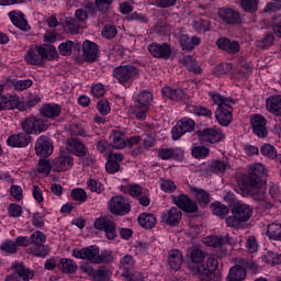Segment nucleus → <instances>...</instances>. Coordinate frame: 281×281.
<instances>
[{
    "label": "nucleus",
    "instance_id": "nucleus-27",
    "mask_svg": "<svg viewBox=\"0 0 281 281\" xmlns=\"http://www.w3.org/2000/svg\"><path fill=\"white\" fill-rule=\"evenodd\" d=\"M13 271H15V276L16 278H21L24 281H30L32 280V278H34V271L27 267H25V265H23V262L21 263H13L12 266Z\"/></svg>",
    "mask_w": 281,
    "mask_h": 281
},
{
    "label": "nucleus",
    "instance_id": "nucleus-42",
    "mask_svg": "<svg viewBox=\"0 0 281 281\" xmlns=\"http://www.w3.org/2000/svg\"><path fill=\"white\" fill-rule=\"evenodd\" d=\"M267 236L272 240L281 241V224L272 223L267 227Z\"/></svg>",
    "mask_w": 281,
    "mask_h": 281
},
{
    "label": "nucleus",
    "instance_id": "nucleus-30",
    "mask_svg": "<svg viewBox=\"0 0 281 281\" xmlns=\"http://www.w3.org/2000/svg\"><path fill=\"white\" fill-rule=\"evenodd\" d=\"M25 60L29 65H41L43 63L41 46L31 47L25 55Z\"/></svg>",
    "mask_w": 281,
    "mask_h": 281
},
{
    "label": "nucleus",
    "instance_id": "nucleus-35",
    "mask_svg": "<svg viewBox=\"0 0 281 281\" xmlns=\"http://www.w3.org/2000/svg\"><path fill=\"white\" fill-rule=\"evenodd\" d=\"M281 95H271L266 100V109L269 113L278 115L280 111Z\"/></svg>",
    "mask_w": 281,
    "mask_h": 281
},
{
    "label": "nucleus",
    "instance_id": "nucleus-39",
    "mask_svg": "<svg viewBox=\"0 0 281 281\" xmlns=\"http://www.w3.org/2000/svg\"><path fill=\"white\" fill-rule=\"evenodd\" d=\"M112 146L117 150H122V148H126V140H124V133L121 131H116L112 134Z\"/></svg>",
    "mask_w": 281,
    "mask_h": 281
},
{
    "label": "nucleus",
    "instance_id": "nucleus-32",
    "mask_svg": "<svg viewBox=\"0 0 281 281\" xmlns=\"http://www.w3.org/2000/svg\"><path fill=\"white\" fill-rule=\"evenodd\" d=\"M138 224L145 229H153L157 225V217L153 213H142L137 218Z\"/></svg>",
    "mask_w": 281,
    "mask_h": 281
},
{
    "label": "nucleus",
    "instance_id": "nucleus-4",
    "mask_svg": "<svg viewBox=\"0 0 281 281\" xmlns=\"http://www.w3.org/2000/svg\"><path fill=\"white\" fill-rule=\"evenodd\" d=\"M265 183H267V180L261 177H241L237 179L239 190L243 194H250V196L260 194L262 188H265Z\"/></svg>",
    "mask_w": 281,
    "mask_h": 281
},
{
    "label": "nucleus",
    "instance_id": "nucleus-63",
    "mask_svg": "<svg viewBox=\"0 0 281 281\" xmlns=\"http://www.w3.org/2000/svg\"><path fill=\"white\" fill-rule=\"evenodd\" d=\"M10 194L15 199V201H22L23 199V189L20 186L13 184L10 188Z\"/></svg>",
    "mask_w": 281,
    "mask_h": 281
},
{
    "label": "nucleus",
    "instance_id": "nucleus-38",
    "mask_svg": "<svg viewBox=\"0 0 281 281\" xmlns=\"http://www.w3.org/2000/svg\"><path fill=\"white\" fill-rule=\"evenodd\" d=\"M212 213L220 218H225L229 214V207L221 202H215L211 204Z\"/></svg>",
    "mask_w": 281,
    "mask_h": 281
},
{
    "label": "nucleus",
    "instance_id": "nucleus-15",
    "mask_svg": "<svg viewBox=\"0 0 281 281\" xmlns=\"http://www.w3.org/2000/svg\"><path fill=\"white\" fill-rule=\"evenodd\" d=\"M200 140L204 144H217V142H223V132L218 128H206L199 132Z\"/></svg>",
    "mask_w": 281,
    "mask_h": 281
},
{
    "label": "nucleus",
    "instance_id": "nucleus-1",
    "mask_svg": "<svg viewBox=\"0 0 281 281\" xmlns=\"http://www.w3.org/2000/svg\"><path fill=\"white\" fill-rule=\"evenodd\" d=\"M190 260L188 269L200 281H221L223 278L221 271H216L218 269V259L209 257L203 263L205 254L201 249H193L190 252Z\"/></svg>",
    "mask_w": 281,
    "mask_h": 281
},
{
    "label": "nucleus",
    "instance_id": "nucleus-62",
    "mask_svg": "<svg viewBox=\"0 0 281 281\" xmlns=\"http://www.w3.org/2000/svg\"><path fill=\"white\" fill-rule=\"evenodd\" d=\"M88 188L91 190V192H97L98 194L104 191V186L93 179L88 181Z\"/></svg>",
    "mask_w": 281,
    "mask_h": 281
},
{
    "label": "nucleus",
    "instance_id": "nucleus-53",
    "mask_svg": "<svg viewBox=\"0 0 281 281\" xmlns=\"http://www.w3.org/2000/svg\"><path fill=\"white\" fill-rule=\"evenodd\" d=\"M227 168H229V166L221 160H214L211 162L210 165V170H212V172H225V170H227Z\"/></svg>",
    "mask_w": 281,
    "mask_h": 281
},
{
    "label": "nucleus",
    "instance_id": "nucleus-3",
    "mask_svg": "<svg viewBox=\"0 0 281 281\" xmlns=\"http://www.w3.org/2000/svg\"><path fill=\"white\" fill-rule=\"evenodd\" d=\"M135 100V109L127 108V113L135 115L136 120H146V113H148V109L153 104V93L143 91L136 95Z\"/></svg>",
    "mask_w": 281,
    "mask_h": 281
},
{
    "label": "nucleus",
    "instance_id": "nucleus-52",
    "mask_svg": "<svg viewBox=\"0 0 281 281\" xmlns=\"http://www.w3.org/2000/svg\"><path fill=\"white\" fill-rule=\"evenodd\" d=\"M225 223L227 227H232L233 229H240V227L243 226V221L235 214L226 217Z\"/></svg>",
    "mask_w": 281,
    "mask_h": 281
},
{
    "label": "nucleus",
    "instance_id": "nucleus-14",
    "mask_svg": "<svg viewBox=\"0 0 281 281\" xmlns=\"http://www.w3.org/2000/svg\"><path fill=\"white\" fill-rule=\"evenodd\" d=\"M232 214L238 216L241 223H247L251 216H254V209L246 203H234L231 209Z\"/></svg>",
    "mask_w": 281,
    "mask_h": 281
},
{
    "label": "nucleus",
    "instance_id": "nucleus-26",
    "mask_svg": "<svg viewBox=\"0 0 281 281\" xmlns=\"http://www.w3.org/2000/svg\"><path fill=\"white\" fill-rule=\"evenodd\" d=\"M66 148L67 150H69V153H72V155H76V157H86L88 153L85 144L76 139L68 140L66 144Z\"/></svg>",
    "mask_w": 281,
    "mask_h": 281
},
{
    "label": "nucleus",
    "instance_id": "nucleus-40",
    "mask_svg": "<svg viewBox=\"0 0 281 281\" xmlns=\"http://www.w3.org/2000/svg\"><path fill=\"white\" fill-rule=\"evenodd\" d=\"M248 175L250 177H265L267 175V168L260 162H255L248 167Z\"/></svg>",
    "mask_w": 281,
    "mask_h": 281
},
{
    "label": "nucleus",
    "instance_id": "nucleus-36",
    "mask_svg": "<svg viewBox=\"0 0 281 281\" xmlns=\"http://www.w3.org/2000/svg\"><path fill=\"white\" fill-rule=\"evenodd\" d=\"M179 43L182 49H194L198 45H200L201 40L199 37H189L188 35H180Z\"/></svg>",
    "mask_w": 281,
    "mask_h": 281
},
{
    "label": "nucleus",
    "instance_id": "nucleus-7",
    "mask_svg": "<svg viewBox=\"0 0 281 281\" xmlns=\"http://www.w3.org/2000/svg\"><path fill=\"white\" fill-rule=\"evenodd\" d=\"M113 76L121 85H126L133 82L139 76V71L132 65L120 66L114 69Z\"/></svg>",
    "mask_w": 281,
    "mask_h": 281
},
{
    "label": "nucleus",
    "instance_id": "nucleus-54",
    "mask_svg": "<svg viewBox=\"0 0 281 281\" xmlns=\"http://www.w3.org/2000/svg\"><path fill=\"white\" fill-rule=\"evenodd\" d=\"M8 212H9V216H12V218H19V216L23 214V209L21 207V205L16 203H11L8 206Z\"/></svg>",
    "mask_w": 281,
    "mask_h": 281
},
{
    "label": "nucleus",
    "instance_id": "nucleus-33",
    "mask_svg": "<svg viewBox=\"0 0 281 281\" xmlns=\"http://www.w3.org/2000/svg\"><path fill=\"white\" fill-rule=\"evenodd\" d=\"M58 268L63 273H76V271H78V263H76L74 259L61 258L58 263Z\"/></svg>",
    "mask_w": 281,
    "mask_h": 281
},
{
    "label": "nucleus",
    "instance_id": "nucleus-22",
    "mask_svg": "<svg viewBox=\"0 0 281 281\" xmlns=\"http://www.w3.org/2000/svg\"><path fill=\"white\" fill-rule=\"evenodd\" d=\"M40 112L44 117L54 120L55 117L60 116V113H63V108L56 103H46L41 106Z\"/></svg>",
    "mask_w": 281,
    "mask_h": 281
},
{
    "label": "nucleus",
    "instance_id": "nucleus-43",
    "mask_svg": "<svg viewBox=\"0 0 281 281\" xmlns=\"http://www.w3.org/2000/svg\"><path fill=\"white\" fill-rule=\"evenodd\" d=\"M162 95L169 100H181L183 98L184 92L183 90H173L170 87L162 88Z\"/></svg>",
    "mask_w": 281,
    "mask_h": 281
},
{
    "label": "nucleus",
    "instance_id": "nucleus-49",
    "mask_svg": "<svg viewBox=\"0 0 281 281\" xmlns=\"http://www.w3.org/2000/svg\"><path fill=\"white\" fill-rule=\"evenodd\" d=\"M31 254H33V256H36L37 258H45V256L49 254V247L45 244H38L36 246H33V248L31 249Z\"/></svg>",
    "mask_w": 281,
    "mask_h": 281
},
{
    "label": "nucleus",
    "instance_id": "nucleus-11",
    "mask_svg": "<svg viewBox=\"0 0 281 281\" xmlns=\"http://www.w3.org/2000/svg\"><path fill=\"white\" fill-rule=\"evenodd\" d=\"M72 256L80 260H89V262L95 265V260L100 256V248L98 246H89L81 249L76 248L72 250Z\"/></svg>",
    "mask_w": 281,
    "mask_h": 281
},
{
    "label": "nucleus",
    "instance_id": "nucleus-13",
    "mask_svg": "<svg viewBox=\"0 0 281 281\" xmlns=\"http://www.w3.org/2000/svg\"><path fill=\"white\" fill-rule=\"evenodd\" d=\"M76 20L69 18L64 27H66L71 34H78L80 32V23H85L87 19H89V14L87 11L79 9L75 12Z\"/></svg>",
    "mask_w": 281,
    "mask_h": 281
},
{
    "label": "nucleus",
    "instance_id": "nucleus-46",
    "mask_svg": "<svg viewBox=\"0 0 281 281\" xmlns=\"http://www.w3.org/2000/svg\"><path fill=\"white\" fill-rule=\"evenodd\" d=\"M0 251H3V254H16L19 251V248L16 247V244L12 239H7L0 245Z\"/></svg>",
    "mask_w": 281,
    "mask_h": 281
},
{
    "label": "nucleus",
    "instance_id": "nucleus-56",
    "mask_svg": "<svg viewBox=\"0 0 281 281\" xmlns=\"http://www.w3.org/2000/svg\"><path fill=\"white\" fill-rule=\"evenodd\" d=\"M191 25L198 31V32H205L210 30V22L203 21L202 19H198L193 22H191Z\"/></svg>",
    "mask_w": 281,
    "mask_h": 281
},
{
    "label": "nucleus",
    "instance_id": "nucleus-41",
    "mask_svg": "<svg viewBox=\"0 0 281 281\" xmlns=\"http://www.w3.org/2000/svg\"><path fill=\"white\" fill-rule=\"evenodd\" d=\"M115 258L113 257V252L111 250H103L100 255H97V259L94 265H111Z\"/></svg>",
    "mask_w": 281,
    "mask_h": 281
},
{
    "label": "nucleus",
    "instance_id": "nucleus-19",
    "mask_svg": "<svg viewBox=\"0 0 281 281\" xmlns=\"http://www.w3.org/2000/svg\"><path fill=\"white\" fill-rule=\"evenodd\" d=\"M148 52L154 58H169L172 54V49L168 44H150L148 45Z\"/></svg>",
    "mask_w": 281,
    "mask_h": 281
},
{
    "label": "nucleus",
    "instance_id": "nucleus-9",
    "mask_svg": "<svg viewBox=\"0 0 281 281\" xmlns=\"http://www.w3.org/2000/svg\"><path fill=\"white\" fill-rule=\"evenodd\" d=\"M173 203L177 205L178 210H182V212H187V214L199 212V204H196V201L190 199V196L186 194L173 196Z\"/></svg>",
    "mask_w": 281,
    "mask_h": 281
},
{
    "label": "nucleus",
    "instance_id": "nucleus-60",
    "mask_svg": "<svg viewBox=\"0 0 281 281\" xmlns=\"http://www.w3.org/2000/svg\"><path fill=\"white\" fill-rule=\"evenodd\" d=\"M33 82L31 79H25V80H18L14 83V90L15 91H25V89H30L32 87Z\"/></svg>",
    "mask_w": 281,
    "mask_h": 281
},
{
    "label": "nucleus",
    "instance_id": "nucleus-29",
    "mask_svg": "<svg viewBox=\"0 0 281 281\" xmlns=\"http://www.w3.org/2000/svg\"><path fill=\"white\" fill-rule=\"evenodd\" d=\"M247 278V270L241 265H236L229 269L227 281H243Z\"/></svg>",
    "mask_w": 281,
    "mask_h": 281
},
{
    "label": "nucleus",
    "instance_id": "nucleus-10",
    "mask_svg": "<svg viewBox=\"0 0 281 281\" xmlns=\"http://www.w3.org/2000/svg\"><path fill=\"white\" fill-rule=\"evenodd\" d=\"M74 166V158L66 151H60L59 156L52 164L53 172H66Z\"/></svg>",
    "mask_w": 281,
    "mask_h": 281
},
{
    "label": "nucleus",
    "instance_id": "nucleus-51",
    "mask_svg": "<svg viewBox=\"0 0 281 281\" xmlns=\"http://www.w3.org/2000/svg\"><path fill=\"white\" fill-rule=\"evenodd\" d=\"M178 126H180L182 128V132L186 133H192V131H194V121H192L191 119H188V117H184V119H181L179 122H178Z\"/></svg>",
    "mask_w": 281,
    "mask_h": 281
},
{
    "label": "nucleus",
    "instance_id": "nucleus-48",
    "mask_svg": "<svg viewBox=\"0 0 281 281\" xmlns=\"http://www.w3.org/2000/svg\"><path fill=\"white\" fill-rule=\"evenodd\" d=\"M261 155L268 159H276L278 157V150L271 144H263L260 148Z\"/></svg>",
    "mask_w": 281,
    "mask_h": 281
},
{
    "label": "nucleus",
    "instance_id": "nucleus-59",
    "mask_svg": "<svg viewBox=\"0 0 281 281\" xmlns=\"http://www.w3.org/2000/svg\"><path fill=\"white\" fill-rule=\"evenodd\" d=\"M229 71H232V64H220L214 69L216 76H225V74H229Z\"/></svg>",
    "mask_w": 281,
    "mask_h": 281
},
{
    "label": "nucleus",
    "instance_id": "nucleus-2",
    "mask_svg": "<svg viewBox=\"0 0 281 281\" xmlns=\"http://www.w3.org/2000/svg\"><path fill=\"white\" fill-rule=\"evenodd\" d=\"M209 95L214 104H217L215 117L218 124H221V126H229L233 120L232 105L234 104V100L223 98V95L216 92H210Z\"/></svg>",
    "mask_w": 281,
    "mask_h": 281
},
{
    "label": "nucleus",
    "instance_id": "nucleus-55",
    "mask_svg": "<svg viewBox=\"0 0 281 281\" xmlns=\"http://www.w3.org/2000/svg\"><path fill=\"white\" fill-rule=\"evenodd\" d=\"M61 56H71V49H74V42L67 41L58 46Z\"/></svg>",
    "mask_w": 281,
    "mask_h": 281
},
{
    "label": "nucleus",
    "instance_id": "nucleus-58",
    "mask_svg": "<svg viewBox=\"0 0 281 281\" xmlns=\"http://www.w3.org/2000/svg\"><path fill=\"white\" fill-rule=\"evenodd\" d=\"M94 278L97 281L110 280L111 278L109 277V269H106V267H104V266L99 267Z\"/></svg>",
    "mask_w": 281,
    "mask_h": 281
},
{
    "label": "nucleus",
    "instance_id": "nucleus-23",
    "mask_svg": "<svg viewBox=\"0 0 281 281\" xmlns=\"http://www.w3.org/2000/svg\"><path fill=\"white\" fill-rule=\"evenodd\" d=\"M168 265L173 271H179L183 265V252L179 249H171L168 252Z\"/></svg>",
    "mask_w": 281,
    "mask_h": 281
},
{
    "label": "nucleus",
    "instance_id": "nucleus-61",
    "mask_svg": "<svg viewBox=\"0 0 281 281\" xmlns=\"http://www.w3.org/2000/svg\"><path fill=\"white\" fill-rule=\"evenodd\" d=\"M91 93L94 98H102L106 93V89L102 83H95L91 87Z\"/></svg>",
    "mask_w": 281,
    "mask_h": 281
},
{
    "label": "nucleus",
    "instance_id": "nucleus-47",
    "mask_svg": "<svg viewBox=\"0 0 281 281\" xmlns=\"http://www.w3.org/2000/svg\"><path fill=\"white\" fill-rule=\"evenodd\" d=\"M262 260L267 262V265H281V255H278L271 250H268L266 255L262 256Z\"/></svg>",
    "mask_w": 281,
    "mask_h": 281
},
{
    "label": "nucleus",
    "instance_id": "nucleus-6",
    "mask_svg": "<svg viewBox=\"0 0 281 281\" xmlns=\"http://www.w3.org/2000/svg\"><path fill=\"white\" fill-rule=\"evenodd\" d=\"M93 225L95 229L104 232L108 240H115L117 238L115 222L111 221V218L106 216L98 217Z\"/></svg>",
    "mask_w": 281,
    "mask_h": 281
},
{
    "label": "nucleus",
    "instance_id": "nucleus-24",
    "mask_svg": "<svg viewBox=\"0 0 281 281\" xmlns=\"http://www.w3.org/2000/svg\"><path fill=\"white\" fill-rule=\"evenodd\" d=\"M124 159L122 154H110L105 164V170L108 175H115L120 170V161Z\"/></svg>",
    "mask_w": 281,
    "mask_h": 281
},
{
    "label": "nucleus",
    "instance_id": "nucleus-57",
    "mask_svg": "<svg viewBox=\"0 0 281 281\" xmlns=\"http://www.w3.org/2000/svg\"><path fill=\"white\" fill-rule=\"evenodd\" d=\"M241 8L246 12H256L258 10V0H241Z\"/></svg>",
    "mask_w": 281,
    "mask_h": 281
},
{
    "label": "nucleus",
    "instance_id": "nucleus-28",
    "mask_svg": "<svg viewBox=\"0 0 281 281\" xmlns=\"http://www.w3.org/2000/svg\"><path fill=\"white\" fill-rule=\"evenodd\" d=\"M83 58L88 63H93L98 58V45L93 42L86 41L82 45Z\"/></svg>",
    "mask_w": 281,
    "mask_h": 281
},
{
    "label": "nucleus",
    "instance_id": "nucleus-12",
    "mask_svg": "<svg viewBox=\"0 0 281 281\" xmlns=\"http://www.w3.org/2000/svg\"><path fill=\"white\" fill-rule=\"evenodd\" d=\"M22 128L27 135H38L46 130V126L42 119L32 116L22 123Z\"/></svg>",
    "mask_w": 281,
    "mask_h": 281
},
{
    "label": "nucleus",
    "instance_id": "nucleus-17",
    "mask_svg": "<svg viewBox=\"0 0 281 281\" xmlns=\"http://www.w3.org/2000/svg\"><path fill=\"white\" fill-rule=\"evenodd\" d=\"M35 153L37 157H49L54 153L52 140L45 136H41L35 143Z\"/></svg>",
    "mask_w": 281,
    "mask_h": 281
},
{
    "label": "nucleus",
    "instance_id": "nucleus-20",
    "mask_svg": "<svg viewBox=\"0 0 281 281\" xmlns=\"http://www.w3.org/2000/svg\"><path fill=\"white\" fill-rule=\"evenodd\" d=\"M9 19L15 27H19V30H22L23 32L30 31V24H27V20H25L23 12L18 10L11 11L9 12Z\"/></svg>",
    "mask_w": 281,
    "mask_h": 281
},
{
    "label": "nucleus",
    "instance_id": "nucleus-64",
    "mask_svg": "<svg viewBox=\"0 0 281 281\" xmlns=\"http://www.w3.org/2000/svg\"><path fill=\"white\" fill-rule=\"evenodd\" d=\"M158 156L160 157V159H172V157H175V159H180L179 157H177V153L175 151V149H160Z\"/></svg>",
    "mask_w": 281,
    "mask_h": 281
},
{
    "label": "nucleus",
    "instance_id": "nucleus-31",
    "mask_svg": "<svg viewBox=\"0 0 281 281\" xmlns=\"http://www.w3.org/2000/svg\"><path fill=\"white\" fill-rule=\"evenodd\" d=\"M20 100H19V97L16 95H3V97H0V111H3V110H10V109H16V106H19L20 104Z\"/></svg>",
    "mask_w": 281,
    "mask_h": 281
},
{
    "label": "nucleus",
    "instance_id": "nucleus-44",
    "mask_svg": "<svg viewBox=\"0 0 281 281\" xmlns=\"http://www.w3.org/2000/svg\"><path fill=\"white\" fill-rule=\"evenodd\" d=\"M30 243L35 247L36 245H45L47 243V236L41 231L34 232L30 237Z\"/></svg>",
    "mask_w": 281,
    "mask_h": 281
},
{
    "label": "nucleus",
    "instance_id": "nucleus-50",
    "mask_svg": "<svg viewBox=\"0 0 281 281\" xmlns=\"http://www.w3.org/2000/svg\"><path fill=\"white\" fill-rule=\"evenodd\" d=\"M210 155V148L205 146H195L192 148V156L195 159H205Z\"/></svg>",
    "mask_w": 281,
    "mask_h": 281
},
{
    "label": "nucleus",
    "instance_id": "nucleus-37",
    "mask_svg": "<svg viewBox=\"0 0 281 281\" xmlns=\"http://www.w3.org/2000/svg\"><path fill=\"white\" fill-rule=\"evenodd\" d=\"M191 192H193L198 203H200V205H210V192L203 190V189H199L196 187L191 188Z\"/></svg>",
    "mask_w": 281,
    "mask_h": 281
},
{
    "label": "nucleus",
    "instance_id": "nucleus-16",
    "mask_svg": "<svg viewBox=\"0 0 281 281\" xmlns=\"http://www.w3.org/2000/svg\"><path fill=\"white\" fill-rule=\"evenodd\" d=\"M181 218H183L181 210L178 209V206H172L169 211L162 213L161 223H165V225H169L170 227H177L181 222Z\"/></svg>",
    "mask_w": 281,
    "mask_h": 281
},
{
    "label": "nucleus",
    "instance_id": "nucleus-21",
    "mask_svg": "<svg viewBox=\"0 0 281 281\" xmlns=\"http://www.w3.org/2000/svg\"><path fill=\"white\" fill-rule=\"evenodd\" d=\"M30 135L25 133H19L9 136L7 139L8 146H12V148H25L26 146H30Z\"/></svg>",
    "mask_w": 281,
    "mask_h": 281
},
{
    "label": "nucleus",
    "instance_id": "nucleus-18",
    "mask_svg": "<svg viewBox=\"0 0 281 281\" xmlns=\"http://www.w3.org/2000/svg\"><path fill=\"white\" fill-rule=\"evenodd\" d=\"M252 131L257 137H267V120L260 114H256L250 119Z\"/></svg>",
    "mask_w": 281,
    "mask_h": 281
},
{
    "label": "nucleus",
    "instance_id": "nucleus-25",
    "mask_svg": "<svg viewBox=\"0 0 281 281\" xmlns=\"http://www.w3.org/2000/svg\"><path fill=\"white\" fill-rule=\"evenodd\" d=\"M217 16L224 21V23L234 24L240 21V14L234 9H220Z\"/></svg>",
    "mask_w": 281,
    "mask_h": 281
},
{
    "label": "nucleus",
    "instance_id": "nucleus-8",
    "mask_svg": "<svg viewBox=\"0 0 281 281\" xmlns=\"http://www.w3.org/2000/svg\"><path fill=\"white\" fill-rule=\"evenodd\" d=\"M109 207L114 216H125V214L131 212V203L122 195L113 196L109 202Z\"/></svg>",
    "mask_w": 281,
    "mask_h": 281
},
{
    "label": "nucleus",
    "instance_id": "nucleus-5",
    "mask_svg": "<svg viewBox=\"0 0 281 281\" xmlns=\"http://www.w3.org/2000/svg\"><path fill=\"white\" fill-rule=\"evenodd\" d=\"M202 243L206 245L207 247H213L214 249H221L218 254V258H225L227 256V248H225V245H234V237L227 235H220V236H207L202 239Z\"/></svg>",
    "mask_w": 281,
    "mask_h": 281
},
{
    "label": "nucleus",
    "instance_id": "nucleus-45",
    "mask_svg": "<svg viewBox=\"0 0 281 281\" xmlns=\"http://www.w3.org/2000/svg\"><path fill=\"white\" fill-rule=\"evenodd\" d=\"M70 199H72V201H77L78 203H85L88 199L87 191H85L82 188L72 189L70 192Z\"/></svg>",
    "mask_w": 281,
    "mask_h": 281
},
{
    "label": "nucleus",
    "instance_id": "nucleus-34",
    "mask_svg": "<svg viewBox=\"0 0 281 281\" xmlns=\"http://www.w3.org/2000/svg\"><path fill=\"white\" fill-rule=\"evenodd\" d=\"M40 52L42 60H55V58H58V50L52 45L43 44L40 46Z\"/></svg>",
    "mask_w": 281,
    "mask_h": 281
}]
</instances>
